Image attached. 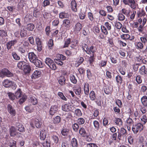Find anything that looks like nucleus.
I'll return each instance as SVG.
<instances>
[{
	"label": "nucleus",
	"instance_id": "19",
	"mask_svg": "<svg viewBox=\"0 0 147 147\" xmlns=\"http://www.w3.org/2000/svg\"><path fill=\"white\" fill-rule=\"evenodd\" d=\"M139 72L142 75H147V65L146 66L144 65L142 66L140 68Z\"/></svg>",
	"mask_w": 147,
	"mask_h": 147
},
{
	"label": "nucleus",
	"instance_id": "1",
	"mask_svg": "<svg viewBox=\"0 0 147 147\" xmlns=\"http://www.w3.org/2000/svg\"><path fill=\"white\" fill-rule=\"evenodd\" d=\"M79 134L83 138H85L86 141L88 142L92 141V139L91 137L90 134L86 128L81 127L79 130Z\"/></svg>",
	"mask_w": 147,
	"mask_h": 147
},
{
	"label": "nucleus",
	"instance_id": "7",
	"mask_svg": "<svg viewBox=\"0 0 147 147\" xmlns=\"http://www.w3.org/2000/svg\"><path fill=\"white\" fill-rule=\"evenodd\" d=\"M143 125L140 123H138L133 125L132 129L134 133L136 134L139 131L140 132L142 131L144 129Z\"/></svg>",
	"mask_w": 147,
	"mask_h": 147
},
{
	"label": "nucleus",
	"instance_id": "49",
	"mask_svg": "<svg viewBox=\"0 0 147 147\" xmlns=\"http://www.w3.org/2000/svg\"><path fill=\"white\" fill-rule=\"evenodd\" d=\"M139 113L140 112L137 109H136V111L133 113V114L134 117H135L134 119L135 120L139 119L140 117Z\"/></svg>",
	"mask_w": 147,
	"mask_h": 147
},
{
	"label": "nucleus",
	"instance_id": "57",
	"mask_svg": "<svg viewBox=\"0 0 147 147\" xmlns=\"http://www.w3.org/2000/svg\"><path fill=\"white\" fill-rule=\"evenodd\" d=\"M130 35L127 34H123L121 35V38L123 39L126 40H129Z\"/></svg>",
	"mask_w": 147,
	"mask_h": 147
},
{
	"label": "nucleus",
	"instance_id": "27",
	"mask_svg": "<svg viewBox=\"0 0 147 147\" xmlns=\"http://www.w3.org/2000/svg\"><path fill=\"white\" fill-rule=\"evenodd\" d=\"M58 110V107L57 106L55 105L52 106L50 108L49 114L51 115H53L56 113Z\"/></svg>",
	"mask_w": 147,
	"mask_h": 147
},
{
	"label": "nucleus",
	"instance_id": "60",
	"mask_svg": "<svg viewBox=\"0 0 147 147\" xmlns=\"http://www.w3.org/2000/svg\"><path fill=\"white\" fill-rule=\"evenodd\" d=\"M140 86H141L140 91L143 93L146 92L147 90V86L144 84H141Z\"/></svg>",
	"mask_w": 147,
	"mask_h": 147
},
{
	"label": "nucleus",
	"instance_id": "56",
	"mask_svg": "<svg viewBox=\"0 0 147 147\" xmlns=\"http://www.w3.org/2000/svg\"><path fill=\"white\" fill-rule=\"evenodd\" d=\"M30 101L32 105H35L37 104L38 101L37 99L34 96H32L30 97Z\"/></svg>",
	"mask_w": 147,
	"mask_h": 147
},
{
	"label": "nucleus",
	"instance_id": "24",
	"mask_svg": "<svg viewBox=\"0 0 147 147\" xmlns=\"http://www.w3.org/2000/svg\"><path fill=\"white\" fill-rule=\"evenodd\" d=\"M71 21L68 19H65L63 21V26L66 28H69L71 26Z\"/></svg>",
	"mask_w": 147,
	"mask_h": 147
},
{
	"label": "nucleus",
	"instance_id": "58",
	"mask_svg": "<svg viewBox=\"0 0 147 147\" xmlns=\"http://www.w3.org/2000/svg\"><path fill=\"white\" fill-rule=\"evenodd\" d=\"M74 114L76 116L80 117L82 116V114L81 110L80 109H78L75 110Z\"/></svg>",
	"mask_w": 147,
	"mask_h": 147
},
{
	"label": "nucleus",
	"instance_id": "10",
	"mask_svg": "<svg viewBox=\"0 0 147 147\" xmlns=\"http://www.w3.org/2000/svg\"><path fill=\"white\" fill-rule=\"evenodd\" d=\"M72 106L70 103H66L62 105L61 109L64 111L68 112L72 110Z\"/></svg>",
	"mask_w": 147,
	"mask_h": 147
},
{
	"label": "nucleus",
	"instance_id": "25",
	"mask_svg": "<svg viewBox=\"0 0 147 147\" xmlns=\"http://www.w3.org/2000/svg\"><path fill=\"white\" fill-rule=\"evenodd\" d=\"M84 90L85 95L88 96L89 92V86L87 82H85L84 84Z\"/></svg>",
	"mask_w": 147,
	"mask_h": 147
},
{
	"label": "nucleus",
	"instance_id": "15",
	"mask_svg": "<svg viewBox=\"0 0 147 147\" xmlns=\"http://www.w3.org/2000/svg\"><path fill=\"white\" fill-rule=\"evenodd\" d=\"M28 57L30 62L33 63L38 58L36 55L33 52L28 53Z\"/></svg>",
	"mask_w": 147,
	"mask_h": 147
},
{
	"label": "nucleus",
	"instance_id": "52",
	"mask_svg": "<svg viewBox=\"0 0 147 147\" xmlns=\"http://www.w3.org/2000/svg\"><path fill=\"white\" fill-rule=\"evenodd\" d=\"M26 64V63L24 61H20L18 63L17 66L19 69L22 70Z\"/></svg>",
	"mask_w": 147,
	"mask_h": 147
},
{
	"label": "nucleus",
	"instance_id": "42",
	"mask_svg": "<svg viewBox=\"0 0 147 147\" xmlns=\"http://www.w3.org/2000/svg\"><path fill=\"white\" fill-rule=\"evenodd\" d=\"M89 94V98L91 100L94 101L95 100L96 98V95L94 91L92 90L90 91Z\"/></svg>",
	"mask_w": 147,
	"mask_h": 147
},
{
	"label": "nucleus",
	"instance_id": "51",
	"mask_svg": "<svg viewBox=\"0 0 147 147\" xmlns=\"http://www.w3.org/2000/svg\"><path fill=\"white\" fill-rule=\"evenodd\" d=\"M134 121L132 119L129 117L126 120V125L128 126H132L134 123Z\"/></svg>",
	"mask_w": 147,
	"mask_h": 147
},
{
	"label": "nucleus",
	"instance_id": "53",
	"mask_svg": "<svg viewBox=\"0 0 147 147\" xmlns=\"http://www.w3.org/2000/svg\"><path fill=\"white\" fill-rule=\"evenodd\" d=\"M57 95L62 100L65 101H67V98L64 96L63 93L62 92H58L57 93Z\"/></svg>",
	"mask_w": 147,
	"mask_h": 147
},
{
	"label": "nucleus",
	"instance_id": "63",
	"mask_svg": "<svg viewBox=\"0 0 147 147\" xmlns=\"http://www.w3.org/2000/svg\"><path fill=\"white\" fill-rule=\"evenodd\" d=\"M84 61V59L82 57H80L78 58L77 61H76L78 65L77 66H79L82 64Z\"/></svg>",
	"mask_w": 147,
	"mask_h": 147
},
{
	"label": "nucleus",
	"instance_id": "61",
	"mask_svg": "<svg viewBox=\"0 0 147 147\" xmlns=\"http://www.w3.org/2000/svg\"><path fill=\"white\" fill-rule=\"evenodd\" d=\"M94 117L91 118V119H95L99 115V110L98 109L94 110L93 112Z\"/></svg>",
	"mask_w": 147,
	"mask_h": 147
},
{
	"label": "nucleus",
	"instance_id": "23",
	"mask_svg": "<svg viewBox=\"0 0 147 147\" xmlns=\"http://www.w3.org/2000/svg\"><path fill=\"white\" fill-rule=\"evenodd\" d=\"M113 122L116 125L121 127L123 125V122L122 120L120 118L115 117Z\"/></svg>",
	"mask_w": 147,
	"mask_h": 147
},
{
	"label": "nucleus",
	"instance_id": "40",
	"mask_svg": "<svg viewBox=\"0 0 147 147\" xmlns=\"http://www.w3.org/2000/svg\"><path fill=\"white\" fill-rule=\"evenodd\" d=\"M141 101L144 107H147V96L144 95L141 98Z\"/></svg>",
	"mask_w": 147,
	"mask_h": 147
},
{
	"label": "nucleus",
	"instance_id": "31",
	"mask_svg": "<svg viewBox=\"0 0 147 147\" xmlns=\"http://www.w3.org/2000/svg\"><path fill=\"white\" fill-rule=\"evenodd\" d=\"M12 84L13 82L7 79L4 80L3 83V85L7 88L10 87Z\"/></svg>",
	"mask_w": 147,
	"mask_h": 147
},
{
	"label": "nucleus",
	"instance_id": "36",
	"mask_svg": "<svg viewBox=\"0 0 147 147\" xmlns=\"http://www.w3.org/2000/svg\"><path fill=\"white\" fill-rule=\"evenodd\" d=\"M115 79L117 84L121 85L123 83V78L119 74L115 77Z\"/></svg>",
	"mask_w": 147,
	"mask_h": 147
},
{
	"label": "nucleus",
	"instance_id": "4",
	"mask_svg": "<svg viewBox=\"0 0 147 147\" xmlns=\"http://www.w3.org/2000/svg\"><path fill=\"white\" fill-rule=\"evenodd\" d=\"M147 21V18H140L138 20V22L140 24L138 27V30L139 32L142 33L144 30V26L146 24Z\"/></svg>",
	"mask_w": 147,
	"mask_h": 147
},
{
	"label": "nucleus",
	"instance_id": "55",
	"mask_svg": "<svg viewBox=\"0 0 147 147\" xmlns=\"http://www.w3.org/2000/svg\"><path fill=\"white\" fill-rule=\"evenodd\" d=\"M18 50L19 52H20L22 54L26 52L25 48L24 45L19 46L18 48Z\"/></svg>",
	"mask_w": 147,
	"mask_h": 147
},
{
	"label": "nucleus",
	"instance_id": "48",
	"mask_svg": "<svg viewBox=\"0 0 147 147\" xmlns=\"http://www.w3.org/2000/svg\"><path fill=\"white\" fill-rule=\"evenodd\" d=\"M107 59L105 60H101L99 62V65L101 68L102 67H105L107 65Z\"/></svg>",
	"mask_w": 147,
	"mask_h": 147
},
{
	"label": "nucleus",
	"instance_id": "20",
	"mask_svg": "<svg viewBox=\"0 0 147 147\" xmlns=\"http://www.w3.org/2000/svg\"><path fill=\"white\" fill-rule=\"evenodd\" d=\"M42 74V72L40 70H36L33 73L31 78L32 79L37 78L40 77Z\"/></svg>",
	"mask_w": 147,
	"mask_h": 147
},
{
	"label": "nucleus",
	"instance_id": "37",
	"mask_svg": "<svg viewBox=\"0 0 147 147\" xmlns=\"http://www.w3.org/2000/svg\"><path fill=\"white\" fill-rule=\"evenodd\" d=\"M38 68H42L43 65L42 61L38 59V58L33 63Z\"/></svg>",
	"mask_w": 147,
	"mask_h": 147
},
{
	"label": "nucleus",
	"instance_id": "17",
	"mask_svg": "<svg viewBox=\"0 0 147 147\" xmlns=\"http://www.w3.org/2000/svg\"><path fill=\"white\" fill-rule=\"evenodd\" d=\"M35 42L37 45V50L39 52L41 51L42 49L41 41L39 38L37 37L35 38Z\"/></svg>",
	"mask_w": 147,
	"mask_h": 147
},
{
	"label": "nucleus",
	"instance_id": "62",
	"mask_svg": "<svg viewBox=\"0 0 147 147\" xmlns=\"http://www.w3.org/2000/svg\"><path fill=\"white\" fill-rule=\"evenodd\" d=\"M69 130L67 128L63 129L61 131V133L62 135L65 136L67 135L69 133Z\"/></svg>",
	"mask_w": 147,
	"mask_h": 147
},
{
	"label": "nucleus",
	"instance_id": "50",
	"mask_svg": "<svg viewBox=\"0 0 147 147\" xmlns=\"http://www.w3.org/2000/svg\"><path fill=\"white\" fill-rule=\"evenodd\" d=\"M70 79L71 82L74 84H76L77 80L74 75L73 74H71L70 76Z\"/></svg>",
	"mask_w": 147,
	"mask_h": 147
},
{
	"label": "nucleus",
	"instance_id": "21",
	"mask_svg": "<svg viewBox=\"0 0 147 147\" xmlns=\"http://www.w3.org/2000/svg\"><path fill=\"white\" fill-rule=\"evenodd\" d=\"M10 135L11 137H14L17 134L16 129L14 126H11L9 129Z\"/></svg>",
	"mask_w": 147,
	"mask_h": 147
},
{
	"label": "nucleus",
	"instance_id": "2",
	"mask_svg": "<svg viewBox=\"0 0 147 147\" xmlns=\"http://www.w3.org/2000/svg\"><path fill=\"white\" fill-rule=\"evenodd\" d=\"M78 42H76V44L74 45L71 44L70 47L72 48L71 50H67L65 51L66 55L69 57L73 56L76 55L77 53V51L76 49L77 48V44Z\"/></svg>",
	"mask_w": 147,
	"mask_h": 147
},
{
	"label": "nucleus",
	"instance_id": "45",
	"mask_svg": "<svg viewBox=\"0 0 147 147\" xmlns=\"http://www.w3.org/2000/svg\"><path fill=\"white\" fill-rule=\"evenodd\" d=\"M71 144L72 147H78V141L75 138H73L71 140Z\"/></svg>",
	"mask_w": 147,
	"mask_h": 147
},
{
	"label": "nucleus",
	"instance_id": "8",
	"mask_svg": "<svg viewBox=\"0 0 147 147\" xmlns=\"http://www.w3.org/2000/svg\"><path fill=\"white\" fill-rule=\"evenodd\" d=\"M5 76L8 77H12L13 76V74L7 69L4 68L1 71H0V77L3 78Z\"/></svg>",
	"mask_w": 147,
	"mask_h": 147
},
{
	"label": "nucleus",
	"instance_id": "33",
	"mask_svg": "<svg viewBox=\"0 0 147 147\" xmlns=\"http://www.w3.org/2000/svg\"><path fill=\"white\" fill-rule=\"evenodd\" d=\"M16 127L17 130L22 133H23L25 131V128L24 125L20 123H17Z\"/></svg>",
	"mask_w": 147,
	"mask_h": 147
},
{
	"label": "nucleus",
	"instance_id": "35",
	"mask_svg": "<svg viewBox=\"0 0 147 147\" xmlns=\"http://www.w3.org/2000/svg\"><path fill=\"white\" fill-rule=\"evenodd\" d=\"M137 15L138 18L140 17V18H145L144 17L146 15V13L144 10L142 9L137 12Z\"/></svg>",
	"mask_w": 147,
	"mask_h": 147
},
{
	"label": "nucleus",
	"instance_id": "46",
	"mask_svg": "<svg viewBox=\"0 0 147 147\" xmlns=\"http://www.w3.org/2000/svg\"><path fill=\"white\" fill-rule=\"evenodd\" d=\"M71 42V38H67L65 40L63 48H65L68 47Z\"/></svg>",
	"mask_w": 147,
	"mask_h": 147
},
{
	"label": "nucleus",
	"instance_id": "13",
	"mask_svg": "<svg viewBox=\"0 0 147 147\" xmlns=\"http://www.w3.org/2000/svg\"><path fill=\"white\" fill-rule=\"evenodd\" d=\"M118 138L120 140L122 137H125L127 135L126 130L124 128H121L120 131L118 132Z\"/></svg>",
	"mask_w": 147,
	"mask_h": 147
},
{
	"label": "nucleus",
	"instance_id": "12",
	"mask_svg": "<svg viewBox=\"0 0 147 147\" xmlns=\"http://www.w3.org/2000/svg\"><path fill=\"white\" fill-rule=\"evenodd\" d=\"M83 26L80 23L78 22L76 24L73 28V30L76 33H79L81 31Z\"/></svg>",
	"mask_w": 147,
	"mask_h": 147
},
{
	"label": "nucleus",
	"instance_id": "43",
	"mask_svg": "<svg viewBox=\"0 0 147 147\" xmlns=\"http://www.w3.org/2000/svg\"><path fill=\"white\" fill-rule=\"evenodd\" d=\"M35 27L34 25L32 23L28 24L26 26V29L29 31H32Z\"/></svg>",
	"mask_w": 147,
	"mask_h": 147
},
{
	"label": "nucleus",
	"instance_id": "39",
	"mask_svg": "<svg viewBox=\"0 0 147 147\" xmlns=\"http://www.w3.org/2000/svg\"><path fill=\"white\" fill-rule=\"evenodd\" d=\"M61 118L59 116H57L52 119L53 123L55 124H58L61 122Z\"/></svg>",
	"mask_w": 147,
	"mask_h": 147
},
{
	"label": "nucleus",
	"instance_id": "29",
	"mask_svg": "<svg viewBox=\"0 0 147 147\" xmlns=\"http://www.w3.org/2000/svg\"><path fill=\"white\" fill-rule=\"evenodd\" d=\"M140 122L142 124L145 125L147 123V116L143 115L140 117Z\"/></svg>",
	"mask_w": 147,
	"mask_h": 147
},
{
	"label": "nucleus",
	"instance_id": "30",
	"mask_svg": "<svg viewBox=\"0 0 147 147\" xmlns=\"http://www.w3.org/2000/svg\"><path fill=\"white\" fill-rule=\"evenodd\" d=\"M17 42V40H12L8 42L6 44V46L8 50L10 49L12 46L14 45Z\"/></svg>",
	"mask_w": 147,
	"mask_h": 147
},
{
	"label": "nucleus",
	"instance_id": "34",
	"mask_svg": "<svg viewBox=\"0 0 147 147\" xmlns=\"http://www.w3.org/2000/svg\"><path fill=\"white\" fill-rule=\"evenodd\" d=\"M22 70L25 74L29 73L31 70V67L29 65L26 64Z\"/></svg>",
	"mask_w": 147,
	"mask_h": 147
},
{
	"label": "nucleus",
	"instance_id": "9",
	"mask_svg": "<svg viewBox=\"0 0 147 147\" xmlns=\"http://www.w3.org/2000/svg\"><path fill=\"white\" fill-rule=\"evenodd\" d=\"M45 63L50 68L53 70H55L56 69V67L53 61L49 58H47L45 61Z\"/></svg>",
	"mask_w": 147,
	"mask_h": 147
},
{
	"label": "nucleus",
	"instance_id": "38",
	"mask_svg": "<svg viewBox=\"0 0 147 147\" xmlns=\"http://www.w3.org/2000/svg\"><path fill=\"white\" fill-rule=\"evenodd\" d=\"M71 8L73 11L74 12L77 11V3L75 0H72L71 3Z\"/></svg>",
	"mask_w": 147,
	"mask_h": 147
},
{
	"label": "nucleus",
	"instance_id": "6",
	"mask_svg": "<svg viewBox=\"0 0 147 147\" xmlns=\"http://www.w3.org/2000/svg\"><path fill=\"white\" fill-rule=\"evenodd\" d=\"M30 126L32 128H35V126L37 128H40L41 127L42 125V122L41 120L38 119H32L30 122Z\"/></svg>",
	"mask_w": 147,
	"mask_h": 147
},
{
	"label": "nucleus",
	"instance_id": "5",
	"mask_svg": "<svg viewBox=\"0 0 147 147\" xmlns=\"http://www.w3.org/2000/svg\"><path fill=\"white\" fill-rule=\"evenodd\" d=\"M66 57L63 55L59 54H57L56 57L54 59L55 63L61 66L63 64L62 61L65 60Z\"/></svg>",
	"mask_w": 147,
	"mask_h": 147
},
{
	"label": "nucleus",
	"instance_id": "54",
	"mask_svg": "<svg viewBox=\"0 0 147 147\" xmlns=\"http://www.w3.org/2000/svg\"><path fill=\"white\" fill-rule=\"evenodd\" d=\"M136 45L137 48L138 49H143L144 44L143 43H142L140 41L138 42H137L136 43Z\"/></svg>",
	"mask_w": 147,
	"mask_h": 147
},
{
	"label": "nucleus",
	"instance_id": "41",
	"mask_svg": "<svg viewBox=\"0 0 147 147\" xmlns=\"http://www.w3.org/2000/svg\"><path fill=\"white\" fill-rule=\"evenodd\" d=\"M58 82L60 85H64L65 83V78L63 76L60 77L58 79Z\"/></svg>",
	"mask_w": 147,
	"mask_h": 147
},
{
	"label": "nucleus",
	"instance_id": "11",
	"mask_svg": "<svg viewBox=\"0 0 147 147\" xmlns=\"http://www.w3.org/2000/svg\"><path fill=\"white\" fill-rule=\"evenodd\" d=\"M123 2L125 5H129L133 9H135L136 7L134 0H123Z\"/></svg>",
	"mask_w": 147,
	"mask_h": 147
},
{
	"label": "nucleus",
	"instance_id": "59",
	"mask_svg": "<svg viewBox=\"0 0 147 147\" xmlns=\"http://www.w3.org/2000/svg\"><path fill=\"white\" fill-rule=\"evenodd\" d=\"M79 124L77 123H74L72 125V127L73 130L76 132L78 131L79 129Z\"/></svg>",
	"mask_w": 147,
	"mask_h": 147
},
{
	"label": "nucleus",
	"instance_id": "3",
	"mask_svg": "<svg viewBox=\"0 0 147 147\" xmlns=\"http://www.w3.org/2000/svg\"><path fill=\"white\" fill-rule=\"evenodd\" d=\"M15 96L17 98L22 97L19 101V103L21 105L26 100L27 96L25 94H22V92L21 89L19 88L15 93Z\"/></svg>",
	"mask_w": 147,
	"mask_h": 147
},
{
	"label": "nucleus",
	"instance_id": "16",
	"mask_svg": "<svg viewBox=\"0 0 147 147\" xmlns=\"http://www.w3.org/2000/svg\"><path fill=\"white\" fill-rule=\"evenodd\" d=\"M73 89L76 95L80 97L82 93L81 87L79 86H75L73 88Z\"/></svg>",
	"mask_w": 147,
	"mask_h": 147
},
{
	"label": "nucleus",
	"instance_id": "28",
	"mask_svg": "<svg viewBox=\"0 0 147 147\" xmlns=\"http://www.w3.org/2000/svg\"><path fill=\"white\" fill-rule=\"evenodd\" d=\"M47 136V132L45 130L42 129L40 131V139L41 140H44L46 138Z\"/></svg>",
	"mask_w": 147,
	"mask_h": 147
},
{
	"label": "nucleus",
	"instance_id": "44",
	"mask_svg": "<svg viewBox=\"0 0 147 147\" xmlns=\"http://www.w3.org/2000/svg\"><path fill=\"white\" fill-rule=\"evenodd\" d=\"M135 80L137 84H136V85L138 86V84H140L142 82V80L141 76L138 75H137L135 77Z\"/></svg>",
	"mask_w": 147,
	"mask_h": 147
},
{
	"label": "nucleus",
	"instance_id": "64",
	"mask_svg": "<svg viewBox=\"0 0 147 147\" xmlns=\"http://www.w3.org/2000/svg\"><path fill=\"white\" fill-rule=\"evenodd\" d=\"M85 121V119L82 118H78L77 120V122L79 125L83 124Z\"/></svg>",
	"mask_w": 147,
	"mask_h": 147
},
{
	"label": "nucleus",
	"instance_id": "18",
	"mask_svg": "<svg viewBox=\"0 0 147 147\" xmlns=\"http://www.w3.org/2000/svg\"><path fill=\"white\" fill-rule=\"evenodd\" d=\"M96 50L97 49L96 47L91 46L88 48L86 53L88 55H94V53Z\"/></svg>",
	"mask_w": 147,
	"mask_h": 147
},
{
	"label": "nucleus",
	"instance_id": "26",
	"mask_svg": "<svg viewBox=\"0 0 147 147\" xmlns=\"http://www.w3.org/2000/svg\"><path fill=\"white\" fill-rule=\"evenodd\" d=\"M69 16V15L68 13L65 11L61 12L59 15V17L61 19L68 18Z\"/></svg>",
	"mask_w": 147,
	"mask_h": 147
},
{
	"label": "nucleus",
	"instance_id": "47",
	"mask_svg": "<svg viewBox=\"0 0 147 147\" xmlns=\"http://www.w3.org/2000/svg\"><path fill=\"white\" fill-rule=\"evenodd\" d=\"M25 4V3L24 1L23 0H20L18 5L17 7L18 9H20L23 8Z\"/></svg>",
	"mask_w": 147,
	"mask_h": 147
},
{
	"label": "nucleus",
	"instance_id": "22",
	"mask_svg": "<svg viewBox=\"0 0 147 147\" xmlns=\"http://www.w3.org/2000/svg\"><path fill=\"white\" fill-rule=\"evenodd\" d=\"M93 124L94 129L96 131H98L99 129L102 127L101 126L99 121L97 120H94L93 121Z\"/></svg>",
	"mask_w": 147,
	"mask_h": 147
},
{
	"label": "nucleus",
	"instance_id": "14",
	"mask_svg": "<svg viewBox=\"0 0 147 147\" xmlns=\"http://www.w3.org/2000/svg\"><path fill=\"white\" fill-rule=\"evenodd\" d=\"M7 110L8 113L13 117L15 116L16 114L15 109L10 104L7 105Z\"/></svg>",
	"mask_w": 147,
	"mask_h": 147
},
{
	"label": "nucleus",
	"instance_id": "32",
	"mask_svg": "<svg viewBox=\"0 0 147 147\" xmlns=\"http://www.w3.org/2000/svg\"><path fill=\"white\" fill-rule=\"evenodd\" d=\"M121 12L123 14L126 16L127 17H129L130 16L131 11L129 9L123 8L121 9Z\"/></svg>",
	"mask_w": 147,
	"mask_h": 147
}]
</instances>
